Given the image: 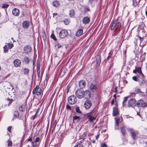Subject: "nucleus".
<instances>
[{
	"instance_id": "obj_1",
	"label": "nucleus",
	"mask_w": 147,
	"mask_h": 147,
	"mask_svg": "<svg viewBox=\"0 0 147 147\" xmlns=\"http://www.w3.org/2000/svg\"><path fill=\"white\" fill-rule=\"evenodd\" d=\"M98 114L94 110L90 112L85 114L84 115V117H87V118H88V121L90 122H92L95 120L96 117H97Z\"/></svg>"
},
{
	"instance_id": "obj_2",
	"label": "nucleus",
	"mask_w": 147,
	"mask_h": 147,
	"mask_svg": "<svg viewBox=\"0 0 147 147\" xmlns=\"http://www.w3.org/2000/svg\"><path fill=\"white\" fill-rule=\"evenodd\" d=\"M121 27V24L117 20L115 21L112 24L111 26V30H113L115 29V33L117 34L120 31Z\"/></svg>"
},
{
	"instance_id": "obj_3",
	"label": "nucleus",
	"mask_w": 147,
	"mask_h": 147,
	"mask_svg": "<svg viewBox=\"0 0 147 147\" xmlns=\"http://www.w3.org/2000/svg\"><path fill=\"white\" fill-rule=\"evenodd\" d=\"M128 131L130 132L131 138L134 140L137 139L138 137L139 132L134 130L133 128H129Z\"/></svg>"
},
{
	"instance_id": "obj_4",
	"label": "nucleus",
	"mask_w": 147,
	"mask_h": 147,
	"mask_svg": "<svg viewBox=\"0 0 147 147\" xmlns=\"http://www.w3.org/2000/svg\"><path fill=\"white\" fill-rule=\"evenodd\" d=\"M75 93L76 96L79 98H81L85 96L84 91L81 89H78Z\"/></svg>"
},
{
	"instance_id": "obj_5",
	"label": "nucleus",
	"mask_w": 147,
	"mask_h": 147,
	"mask_svg": "<svg viewBox=\"0 0 147 147\" xmlns=\"http://www.w3.org/2000/svg\"><path fill=\"white\" fill-rule=\"evenodd\" d=\"M137 106L138 107L144 108L147 106V102L146 101L141 99L137 102Z\"/></svg>"
},
{
	"instance_id": "obj_6",
	"label": "nucleus",
	"mask_w": 147,
	"mask_h": 147,
	"mask_svg": "<svg viewBox=\"0 0 147 147\" xmlns=\"http://www.w3.org/2000/svg\"><path fill=\"white\" fill-rule=\"evenodd\" d=\"M137 102L135 98L131 99L128 102V106L129 108L132 107L134 108L137 106Z\"/></svg>"
},
{
	"instance_id": "obj_7",
	"label": "nucleus",
	"mask_w": 147,
	"mask_h": 147,
	"mask_svg": "<svg viewBox=\"0 0 147 147\" xmlns=\"http://www.w3.org/2000/svg\"><path fill=\"white\" fill-rule=\"evenodd\" d=\"M68 101L70 105H73L76 103L77 99L75 96L71 95L68 98Z\"/></svg>"
},
{
	"instance_id": "obj_8",
	"label": "nucleus",
	"mask_w": 147,
	"mask_h": 147,
	"mask_svg": "<svg viewBox=\"0 0 147 147\" xmlns=\"http://www.w3.org/2000/svg\"><path fill=\"white\" fill-rule=\"evenodd\" d=\"M68 35V33L65 30L63 29L61 30L59 33V37L61 38H64Z\"/></svg>"
},
{
	"instance_id": "obj_9",
	"label": "nucleus",
	"mask_w": 147,
	"mask_h": 147,
	"mask_svg": "<svg viewBox=\"0 0 147 147\" xmlns=\"http://www.w3.org/2000/svg\"><path fill=\"white\" fill-rule=\"evenodd\" d=\"M142 79L140 80H138V82H139V84L140 86L142 88H145L146 87L147 85L146 83V81L144 80V77L142 78Z\"/></svg>"
},
{
	"instance_id": "obj_10",
	"label": "nucleus",
	"mask_w": 147,
	"mask_h": 147,
	"mask_svg": "<svg viewBox=\"0 0 147 147\" xmlns=\"http://www.w3.org/2000/svg\"><path fill=\"white\" fill-rule=\"evenodd\" d=\"M98 86L95 83H94L93 82H91L90 86V89L93 92H94L96 90V89L98 88Z\"/></svg>"
},
{
	"instance_id": "obj_11",
	"label": "nucleus",
	"mask_w": 147,
	"mask_h": 147,
	"mask_svg": "<svg viewBox=\"0 0 147 147\" xmlns=\"http://www.w3.org/2000/svg\"><path fill=\"white\" fill-rule=\"evenodd\" d=\"M21 60L22 63L25 64H29L30 61V58L27 56L24 57Z\"/></svg>"
},
{
	"instance_id": "obj_12",
	"label": "nucleus",
	"mask_w": 147,
	"mask_h": 147,
	"mask_svg": "<svg viewBox=\"0 0 147 147\" xmlns=\"http://www.w3.org/2000/svg\"><path fill=\"white\" fill-rule=\"evenodd\" d=\"M92 105V102L90 100H86L84 103V106L86 109H90Z\"/></svg>"
},
{
	"instance_id": "obj_13",
	"label": "nucleus",
	"mask_w": 147,
	"mask_h": 147,
	"mask_svg": "<svg viewBox=\"0 0 147 147\" xmlns=\"http://www.w3.org/2000/svg\"><path fill=\"white\" fill-rule=\"evenodd\" d=\"M116 106H117V105ZM119 111L118 109V107L117 106L114 107L113 108V117L116 116L117 115H119Z\"/></svg>"
},
{
	"instance_id": "obj_14",
	"label": "nucleus",
	"mask_w": 147,
	"mask_h": 147,
	"mask_svg": "<svg viewBox=\"0 0 147 147\" xmlns=\"http://www.w3.org/2000/svg\"><path fill=\"white\" fill-rule=\"evenodd\" d=\"M79 86L80 89L84 88L86 86V82L83 80L80 81L79 82Z\"/></svg>"
},
{
	"instance_id": "obj_15",
	"label": "nucleus",
	"mask_w": 147,
	"mask_h": 147,
	"mask_svg": "<svg viewBox=\"0 0 147 147\" xmlns=\"http://www.w3.org/2000/svg\"><path fill=\"white\" fill-rule=\"evenodd\" d=\"M12 14L16 16H18L19 15L20 12L19 9L17 8L13 9L12 11Z\"/></svg>"
},
{
	"instance_id": "obj_16",
	"label": "nucleus",
	"mask_w": 147,
	"mask_h": 147,
	"mask_svg": "<svg viewBox=\"0 0 147 147\" xmlns=\"http://www.w3.org/2000/svg\"><path fill=\"white\" fill-rule=\"evenodd\" d=\"M13 63L16 67H20L21 64V61L19 59H16L13 61Z\"/></svg>"
},
{
	"instance_id": "obj_17",
	"label": "nucleus",
	"mask_w": 147,
	"mask_h": 147,
	"mask_svg": "<svg viewBox=\"0 0 147 147\" xmlns=\"http://www.w3.org/2000/svg\"><path fill=\"white\" fill-rule=\"evenodd\" d=\"M90 21V19L89 17L87 16L85 17L82 19L83 23L85 24H88Z\"/></svg>"
},
{
	"instance_id": "obj_18",
	"label": "nucleus",
	"mask_w": 147,
	"mask_h": 147,
	"mask_svg": "<svg viewBox=\"0 0 147 147\" xmlns=\"http://www.w3.org/2000/svg\"><path fill=\"white\" fill-rule=\"evenodd\" d=\"M22 25L23 28L24 29H27L30 25V24L28 22L25 21L23 22Z\"/></svg>"
},
{
	"instance_id": "obj_19",
	"label": "nucleus",
	"mask_w": 147,
	"mask_h": 147,
	"mask_svg": "<svg viewBox=\"0 0 147 147\" xmlns=\"http://www.w3.org/2000/svg\"><path fill=\"white\" fill-rule=\"evenodd\" d=\"M85 92V95L86 97L88 99H90L91 97V94L89 90H86Z\"/></svg>"
},
{
	"instance_id": "obj_20",
	"label": "nucleus",
	"mask_w": 147,
	"mask_h": 147,
	"mask_svg": "<svg viewBox=\"0 0 147 147\" xmlns=\"http://www.w3.org/2000/svg\"><path fill=\"white\" fill-rule=\"evenodd\" d=\"M101 63L100 55H98L96 57V63L97 66H99Z\"/></svg>"
},
{
	"instance_id": "obj_21",
	"label": "nucleus",
	"mask_w": 147,
	"mask_h": 147,
	"mask_svg": "<svg viewBox=\"0 0 147 147\" xmlns=\"http://www.w3.org/2000/svg\"><path fill=\"white\" fill-rule=\"evenodd\" d=\"M136 69L137 71L140 74L139 77H140L141 78H143L144 77V75L142 73L141 69L140 67H138V69H137V67H136Z\"/></svg>"
},
{
	"instance_id": "obj_22",
	"label": "nucleus",
	"mask_w": 147,
	"mask_h": 147,
	"mask_svg": "<svg viewBox=\"0 0 147 147\" xmlns=\"http://www.w3.org/2000/svg\"><path fill=\"white\" fill-rule=\"evenodd\" d=\"M24 50L27 53L30 52L32 51V48L29 46H27L25 47Z\"/></svg>"
},
{
	"instance_id": "obj_23",
	"label": "nucleus",
	"mask_w": 147,
	"mask_h": 147,
	"mask_svg": "<svg viewBox=\"0 0 147 147\" xmlns=\"http://www.w3.org/2000/svg\"><path fill=\"white\" fill-rule=\"evenodd\" d=\"M121 131L123 136H124L126 134V131L125 127L124 126H122L120 128Z\"/></svg>"
},
{
	"instance_id": "obj_24",
	"label": "nucleus",
	"mask_w": 147,
	"mask_h": 147,
	"mask_svg": "<svg viewBox=\"0 0 147 147\" xmlns=\"http://www.w3.org/2000/svg\"><path fill=\"white\" fill-rule=\"evenodd\" d=\"M13 114L14 115L13 117L12 120H13L14 119H16V118H18L19 116V113L18 111H16L13 112Z\"/></svg>"
},
{
	"instance_id": "obj_25",
	"label": "nucleus",
	"mask_w": 147,
	"mask_h": 147,
	"mask_svg": "<svg viewBox=\"0 0 147 147\" xmlns=\"http://www.w3.org/2000/svg\"><path fill=\"white\" fill-rule=\"evenodd\" d=\"M123 120V118L122 117H117L116 120V125L117 126L119 125L120 123Z\"/></svg>"
},
{
	"instance_id": "obj_26",
	"label": "nucleus",
	"mask_w": 147,
	"mask_h": 147,
	"mask_svg": "<svg viewBox=\"0 0 147 147\" xmlns=\"http://www.w3.org/2000/svg\"><path fill=\"white\" fill-rule=\"evenodd\" d=\"M42 93L41 88L39 87H37L36 89V94L37 95H40Z\"/></svg>"
},
{
	"instance_id": "obj_27",
	"label": "nucleus",
	"mask_w": 147,
	"mask_h": 147,
	"mask_svg": "<svg viewBox=\"0 0 147 147\" xmlns=\"http://www.w3.org/2000/svg\"><path fill=\"white\" fill-rule=\"evenodd\" d=\"M80 119V117L76 116H74L73 118V120L74 122L75 121L76 122H78L79 121Z\"/></svg>"
},
{
	"instance_id": "obj_28",
	"label": "nucleus",
	"mask_w": 147,
	"mask_h": 147,
	"mask_svg": "<svg viewBox=\"0 0 147 147\" xmlns=\"http://www.w3.org/2000/svg\"><path fill=\"white\" fill-rule=\"evenodd\" d=\"M83 32V30L82 29H80L77 32L76 35L78 36H79L82 34Z\"/></svg>"
},
{
	"instance_id": "obj_29",
	"label": "nucleus",
	"mask_w": 147,
	"mask_h": 147,
	"mask_svg": "<svg viewBox=\"0 0 147 147\" xmlns=\"http://www.w3.org/2000/svg\"><path fill=\"white\" fill-rule=\"evenodd\" d=\"M87 135V133L86 132H84L82 135L80 136V140L83 139L84 140L85 138Z\"/></svg>"
},
{
	"instance_id": "obj_30",
	"label": "nucleus",
	"mask_w": 147,
	"mask_h": 147,
	"mask_svg": "<svg viewBox=\"0 0 147 147\" xmlns=\"http://www.w3.org/2000/svg\"><path fill=\"white\" fill-rule=\"evenodd\" d=\"M130 96H127L123 98V101L122 102V106L124 107L125 105V103L126 102L128 98Z\"/></svg>"
},
{
	"instance_id": "obj_31",
	"label": "nucleus",
	"mask_w": 147,
	"mask_h": 147,
	"mask_svg": "<svg viewBox=\"0 0 147 147\" xmlns=\"http://www.w3.org/2000/svg\"><path fill=\"white\" fill-rule=\"evenodd\" d=\"M63 45L61 44H60L58 42H57L55 45V47L56 49H58L62 47Z\"/></svg>"
},
{
	"instance_id": "obj_32",
	"label": "nucleus",
	"mask_w": 147,
	"mask_h": 147,
	"mask_svg": "<svg viewBox=\"0 0 147 147\" xmlns=\"http://www.w3.org/2000/svg\"><path fill=\"white\" fill-rule=\"evenodd\" d=\"M29 72V70L28 68H25L23 70L24 74L26 75H28Z\"/></svg>"
},
{
	"instance_id": "obj_33",
	"label": "nucleus",
	"mask_w": 147,
	"mask_h": 147,
	"mask_svg": "<svg viewBox=\"0 0 147 147\" xmlns=\"http://www.w3.org/2000/svg\"><path fill=\"white\" fill-rule=\"evenodd\" d=\"M75 11L73 10H71L69 11V15L70 17H72L75 15Z\"/></svg>"
},
{
	"instance_id": "obj_34",
	"label": "nucleus",
	"mask_w": 147,
	"mask_h": 147,
	"mask_svg": "<svg viewBox=\"0 0 147 147\" xmlns=\"http://www.w3.org/2000/svg\"><path fill=\"white\" fill-rule=\"evenodd\" d=\"M59 4V2L57 1H55L53 2V5L55 7H57Z\"/></svg>"
},
{
	"instance_id": "obj_35",
	"label": "nucleus",
	"mask_w": 147,
	"mask_h": 147,
	"mask_svg": "<svg viewBox=\"0 0 147 147\" xmlns=\"http://www.w3.org/2000/svg\"><path fill=\"white\" fill-rule=\"evenodd\" d=\"M32 145V147H39V144H37L35 142H31Z\"/></svg>"
},
{
	"instance_id": "obj_36",
	"label": "nucleus",
	"mask_w": 147,
	"mask_h": 147,
	"mask_svg": "<svg viewBox=\"0 0 147 147\" xmlns=\"http://www.w3.org/2000/svg\"><path fill=\"white\" fill-rule=\"evenodd\" d=\"M41 35L43 40H45L46 38V36L45 32L44 31H43Z\"/></svg>"
},
{
	"instance_id": "obj_37",
	"label": "nucleus",
	"mask_w": 147,
	"mask_h": 147,
	"mask_svg": "<svg viewBox=\"0 0 147 147\" xmlns=\"http://www.w3.org/2000/svg\"><path fill=\"white\" fill-rule=\"evenodd\" d=\"M76 112L80 114L82 113V111L80 110V108L78 107H77L76 108Z\"/></svg>"
},
{
	"instance_id": "obj_38",
	"label": "nucleus",
	"mask_w": 147,
	"mask_h": 147,
	"mask_svg": "<svg viewBox=\"0 0 147 147\" xmlns=\"http://www.w3.org/2000/svg\"><path fill=\"white\" fill-rule=\"evenodd\" d=\"M57 124V120H56L54 121V123H53V129L52 130V132H53V131H54L55 129V127H56Z\"/></svg>"
},
{
	"instance_id": "obj_39",
	"label": "nucleus",
	"mask_w": 147,
	"mask_h": 147,
	"mask_svg": "<svg viewBox=\"0 0 147 147\" xmlns=\"http://www.w3.org/2000/svg\"><path fill=\"white\" fill-rule=\"evenodd\" d=\"M63 23L65 25H68L69 23V20L68 19H65L63 21Z\"/></svg>"
},
{
	"instance_id": "obj_40",
	"label": "nucleus",
	"mask_w": 147,
	"mask_h": 147,
	"mask_svg": "<svg viewBox=\"0 0 147 147\" xmlns=\"http://www.w3.org/2000/svg\"><path fill=\"white\" fill-rule=\"evenodd\" d=\"M8 47L9 49H11L13 47V45L12 43H8L7 44Z\"/></svg>"
},
{
	"instance_id": "obj_41",
	"label": "nucleus",
	"mask_w": 147,
	"mask_h": 147,
	"mask_svg": "<svg viewBox=\"0 0 147 147\" xmlns=\"http://www.w3.org/2000/svg\"><path fill=\"white\" fill-rule=\"evenodd\" d=\"M9 6V5L7 4L3 3L2 5V8L7 9Z\"/></svg>"
},
{
	"instance_id": "obj_42",
	"label": "nucleus",
	"mask_w": 147,
	"mask_h": 147,
	"mask_svg": "<svg viewBox=\"0 0 147 147\" xmlns=\"http://www.w3.org/2000/svg\"><path fill=\"white\" fill-rule=\"evenodd\" d=\"M40 141V138L39 137H36V138L35 140L33 142H35V143H37V142H39Z\"/></svg>"
},
{
	"instance_id": "obj_43",
	"label": "nucleus",
	"mask_w": 147,
	"mask_h": 147,
	"mask_svg": "<svg viewBox=\"0 0 147 147\" xmlns=\"http://www.w3.org/2000/svg\"><path fill=\"white\" fill-rule=\"evenodd\" d=\"M38 111H39V109H38L36 111V113H35V114L32 117V118L33 120H34L36 118V115L37 114H38Z\"/></svg>"
},
{
	"instance_id": "obj_44",
	"label": "nucleus",
	"mask_w": 147,
	"mask_h": 147,
	"mask_svg": "<svg viewBox=\"0 0 147 147\" xmlns=\"http://www.w3.org/2000/svg\"><path fill=\"white\" fill-rule=\"evenodd\" d=\"M51 38L53 39V40L55 41L57 40V38H56L53 33H52L51 36Z\"/></svg>"
},
{
	"instance_id": "obj_45",
	"label": "nucleus",
	"mask_w": 147,
	"mask_h": 147,
	"mask_svg": "<svg viewBox=\"0 0 147 147\" xmlns=\"http://www.w3.org/2000/svg\"><path fill=\"white\" fill-rule=\"evenodd\" d=\"M133 5L134 7H136L137 5L136 0H133Z\"/></svg>"
},
{
	"instance_id": "obj_46",
	"label": "nucleus",
	"mask_w": 147,
	"mask_h": 147,
	"mask_svg": "<svg viewBox=\"0 0 147 147\" xmlns=\"http://www.w3.org/2000/svg\"><path fill=\"white\" fill-rule=\"evenodd\" d=\"M3 49L4 52L7 53L8 52V50L7 48V45H5L3 47Z\"/></svg>"
},
{
	"instance_id": "obj_47",
	"label": "nucleus",
	"mask_w": 147,
	"mask_h": 147,
	"mask_svg": "<svg viewBox=\"0 0 147 147\" xmlns=\"http://www.w3.org/2000/svg\"><path fill=\"white\" fill-rule=\"evenodd\" d=\"M49 78V74H47L45 79V81L47 82Z\"/></svg>"
},
{
	"instance_id": "obj_48",
	"label": "nucleus",
	"mask_w": 147,
	"mask_h": 147,
	"mask_svg": "<svg viewBox=\"0 0 147 147\" xmlns=\"http://www.w3.org/2000/svg\"><path fill=\"white\" fill-rule=\"evenodd\" d=\"M37 86H38L37 85L36 86L35 88L32 91V93L33 94H35L36 93V89Z\"/></svg>"
},
{
	"instance_id": "obj_49",
	"label": "nucleus",
	"mask_w": 147,
	"mask_h": 147,
	"mask_svg": "<svg viewBox=\"0 0 147 147\" xmlns=\"http://www.w3.org/2000/svg\"><path fill=\"white\" fill-rule=\"evenodd\" d=\"M7 99L8 100H7V101H9L8 105H9L13 101V100L12 99L8 98Z\"/></svg>"
},
{
	"instance_id": "obj_50",
	"label": "nucleus",
	"mask_w": 147,
	"mask_h": 147,
	"mask_svg": "<svg viewBox=\"0 0 147 147\" xmlns=\"http://www.w3.org/2000/svg\"><path fill=\"white\" fill-rule=\"evenodd\" d=\"M132 79L135 81H138L137 77L136 76H134L132 77Z\"/></svg>"
},
{
	"instance_id": "obj_51",
	"label": "nucleus",
	"mask_w": 147,
	"mask_h": 147,
	"mask_svg": "<svg viewBox=\"0 0 147 147\" xmlns=\"http://www.w3.org/2000/svg\"><path fill=\"white\" fill-rule=\"evenodd\" d=\"M8 146H11L12 145V142L11 141L8 140Z\"/></svg>"
},
{
	"instance_id": "obj_52",
	"label": "nucleus",
	"mask_w": 147,
	"mask_h": 147,
	"mask_svg": "<svg viewBox=\"0 0 147 147\" xmlns=\"http://www.w3.org/2000/svg\"><path fill=\"white\" fill-rule=\"evenodd\" d=\"M24 109L22 107V105L20 106L19 107V110L20 111L23 112L24 111Z\"/></svg>"
},
{
	"instance_id": "obj_53",
	"label": "nucleus",
	"mask_w": 147,
	"mask_h": 147,
	"mask_svg": "<svg viewBox=\"0 0 147 147\" xmlns=\"http://www.w3.org/2000/svg\"><path fill=\"white\" fill-rule=\"evenodd\" d=\"M107 146V145L105 143H102L101 145V147H106Z\"/></svg>"
},
{
	"instance_id": "obj_54",
	"label": "nucleus",
	"mask_w": 147,
	"mask_h": 147,
	"mask_svg": "<svg viewBox=\"0 0 147 147\" xmlns=\"http://www.w3.org/2000/svg\"><path fill=\"white\" fill-rule=\"evenodd\" d=\"M12 126H9L7 128L8 131L10 132L11 133V129Z\"/></svg>"
},
{
	"instance_id": "obj_55",
	"label": "nucleus",
	"mask_w": 147,
	"mask_h": 147,
	"mask_svg": "<svg viewBox=\"0 0 147 147\" xmlns=\"http://www.w3.org/2000/svg\"><path fill=\"white\" fill-rule=\"evenodd\" d=\"M66 108L67 109H69V110H71V107L68 105H67V104L66 106Z\"/></svg>"
},
{
	"instance_id": "obj_56",
	"label": "nucleus",
	"mask_w": 147,
	"mask_h": 147,
	"mask_svg": "<svg viewBox=\"0 0 147 147\" xmlns=\"http://www.w3.org/2000/svg\"><path fill=\"white\" fill-rule=\"evenodd\" d=\"M116 99H113L111 101V105H113L114 104V102L116 101Z\"/></svg>"
},
{
	"instance_id": "obj_57",
	"label": "nucleus",
	"mask_w": 147,
	"mask_h": 147,
	"mask_svg": "<svg viewBox=\"0 0 147 147\" xmlns=\"http://www.w3.org/2000/svg\"><path fill=\"white\" fill-rule=\"evenodd\" d=\"M85 12H86L87 11H90L89 8L86 7L85 8Z\"/></svg>"
},
{
	"instance_id": "obj_58",
	"label": "nucleus",
	"mask_w": 147,
	"mask_h": 147,
	"mask_svg": "<svg viewBox=\"0 0 147 147\" xmlns=\"http://www.w3.org/2000/svg\"><path fill=\"white\" fill-rule=\"evenodd\" d=\"M136 94H137V93H136V92H134L131 93V96H134Z\"/></svg>"
},
{
	"instance_id": "obj_59",
	"label": "nucleus",
	"mask_w": 147,
	"mask_h": 147,
	"mask_svg": "<svg viewBox=\"0 0 147 147\" xmlns=\"http://www.w3.org/2000/svg\"><path fill=\"white\" fill-rule=\"evenodd\" d=\"M40 66L37 65V71H40Z\"/></svg>"
},
{
	"instance_id": "obj_60",
	"label": "nucleus",
	"mask_w": 147,
	"mask_h": 147,
	"mask_svg": "<svg viewBox=\"0 0 147 147\" xmlns=\"http://www.w3.org/2000/svg\"><path fill=\"white\" fill-rule=\"evenodd\" d=\"M37 72V75L38 78H39L40 76V71H38Z\"/></svg>"
},
{
	"instance_id": "obj_61",
	"label": "nucleus",
	"mask_w": 147,
	"mask_h": 147,
	"mask_svg": "<svg viewBox=\"0 0 147 147\" xmlns=\"http://www.w3.org/2000/svg\"><path fill=\"white\" fill-rule=\"evenodd\" d=\"M40 62L39 60H37V65H39L40 66Z\"/></svg>"
},
{
	"instance_id": "obj_62",
	"label": "nucleus",
	"mask_w": 147,
	"mask_h": 147,
	"mask_svg": "<svg viewBox=\"0 0 147 147\" xmlns=\"http://www.w3.org/2000/svg\"><path fill=\"white\" fill-rule=\"evenodd\" d=\"M36 62V59L35 57H34L33 59V65H34Z\"/></svg>"
},
{
	"instance_id": "obj_63",
	"label": "nucleus",
	"mask_w": 147,
	"mask_h": 147,
	"mask_svg": "<svg viewBox=\"0 0 147 147\" xmlns=\"http://www.w3.org/2000/svg\"><path fill=\"white\" fill-rule=\"evenodd\" d=\"M115 92L116 94H117L118 92H117V86H116L115 88Z\"/></svg>"
},
{
	"instance_id": "obj_64",
	"label": "nucleus",
	"mask_w": 147,
	"mask_h": 147,
	"mask_svg": "<svg viewBox=\"0 0 147 147\" xmlns=\"http://www.w3.org/2000/svg\"><path fill=\"white\" fill-rule=\"evenodd\" d=\"M139 38H140V40L141 42H142V41H143V40L144 39V38H142V37H141L140 36L139 37Z\"/></svg>"
}]
</instances>
